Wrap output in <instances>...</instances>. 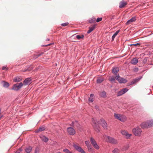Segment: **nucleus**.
Returning a JSON list of instances; mask_svg holds the SVG:
<instances>
[{"label": "nucleus", "mask_w": 153, "mask_h": 153, "mask_svg": "<svg viewBox=\"0 0 153 153\" xmlns=\"http://www.w3.org/2000/svg\"><path fill=\"white\" fill-rule=\"evenodd\" d=\"M132 132L136 136H140L142 131L139 127H137L133 129Z\"/></svg>", "instance_id": "nucleus-1"}, {"label": "nucleus", "mask_w": 153, "mask_h": 153, "mask_svg": "<svg viewBox=\"0 0 153 153\" xmlns=\"http://www.w3.org/2000/svg\"><path fill=\"white\" fill-rule=\"evenodd\" d=\"M104 137L105 139H106L107 142L113 144H116L118 143L117 140L112 137L105 136Z\"/></svg>", "instance_id": "nucleus-2"}, {"label": "nucleus", "mask_w": 153, "mask_h": 153, "mask_svg": "<svg viewBox=\"0 0 153 153\" xmlns=\"http://www.w3.org/2000/svg\"><path fill=\"white\" fill-rule=\"evenodd\" d=\"M115 118L121 121H125L126 120V117L124 116L119 114H114Z\"/></svg>", "instance_id": "nucleus-3"}, {"label": "nucleus", "mask_w": 153, "mask_h": 153, "mask_svg": "<svg viewBox=\"0 0 153 153\" xmlns=\"http://www.w3.org/2000/svg\"><path fill=\"white\" fill-rule=\"evenodd\" d=\"M90 140L94 147L96 149H99V146L97 144L95 140L92 137H90Z\"/></svg>", "instance_id": "nucleus-4"}, {"label": "nucleus", "mask_w": 153, "mask_h": 153, "mask_svg": "<svg viewBox=\"0 0 153 153\" xmlns=\"http://www.w3.org/2000/svg\"><path fill=\"white\" fill-rule=\"evenodd\" d=\"M23 85L22 82L15 84L13 86V89L16 91L18 90Z\"/></svg>", "instance_id": "nucleus-5"}, {"label": "nucleus", "mask_w": 153, "mask_h": 153, "mask_svg": "<svg viewBox=\"0 0 153 153\" xmlns=\"http://www.w3.org/2000/svg\"><path fill=\"white\" fill-rule=\"evenodd\" d=\"M73 146L76 149V150L81 153H85L84 150L80 147L79 145H77L74 144Z\"/></svg>", "instance_id": "nucleus-6"}, {"label": "nucleus", "mask_w": 153, "mask_h": 153, "mask_svg": "<svg viewBox=\"0 0 153 153\" xmlns=\"http://www.w3.org/2000/svg\"><path fill=\"white\" fill-rule=\"evenodd\" d=\"M67 132L70 135H74L76 133L75 130L72 127H69L67 128Z\"/></svg>", "instance_id": "nucleus-7"}, {"label": "nucleus", "mask_w": 153, "mask_h": 153, "mask_svg": "<svg viewBox=\"0 0 153 153\" xmlns=\"http://www.w3.org/2000/svg\"><path fill=\"white\" fill-rule=\"evenodd\" d=\"M128 91V89L126 88H124L119 91L117 94V96H119L124 94Z\"/></svg>", "instance_id": "nucleus-8"}, {"label": "nucleus", "mask_w": 153, "mask_h": 153, "mask_svg": "<svg viewBox=\"0 0 153 153\" xmlns=\"http://www.w3.org/2000/svg\"><path fill=\"white\" fill-rule=\"evenodd\" d=\"M121 133L122 135H125L127 138H129L131 136V134H128V132L125 130H122L121 131Z\"/></svg>", "instance_id": "nucleus-9"}, {"label": "nucleus", "mask_w": 153, "mask_h": 153, "mask_svg": "<svg viewBox=\"0 0 153 153\" xmlns=\"http://www.w3.org/2000/svg\"><path fill=\"white\" fill-rule=\"evenodd\" d=\"M100 123L104 129H106L107 128V124L104 119L101 120Z\"/></svg>", "instance_id": "nucleus-10"}, {"label": "nucleus", "mask_w": 153, "mask_h": 153, "mask_svg": "<svg viewBox=\"0 0 153 153\" xmlns=\"http://www.w3.org/2000/svg\"><path fill=\"white\" fill-rule=\"evenodd\" d=\"M136 17L134 16L131 19L128 20L126 23V25H129L131 23L135 22L136 20Z\"/></svg>", "instance_id": "nucleus-11"}, {"label": "nucleus", "mask_w": 153, "mask_h": 153, "mask_svg": "<svg viewBox=\"0 0 153 153\" xmlns=\"http://www.w3.org/2000/svg\"><path fill=\"white\" fill-rule=\"evenodd\" d=\"M119 4V7L120 8H122L125 7L127 4V3L126 2L124 1H122L120 2Z\"/></svg>", "instance_id": "nucleus-12"}, {"label": "nucleus", "mask_w": 153, "mask_h": 153, "mask_svg": "<svg viewBox=\"0 0 153 153\" xmlns=\"http://www.w3.org/2000/svg\"><path fill=\"white\" fill-rule=\"evenodd\" d=\"M141 126L143 128H147L149 127L147 122L142 123L141 125Z\"/></svg>", "instance_id": "nucleus-13"}, {"label": "nucleus", "mask_w": 153, "mask_h": 153, "mask_svg": "<svg viewBox=\"0 0 153 153\" xmlns=\"http://www.w3.org/2000/svg\"><path fill=\"white\" fill-rule=\"evenodd\" d=\"M31 79L30 78H28L25 79L24 82V85H27L30 83Z\"/></svg>", "instance_id": "nucleus-14"}, {"label": "nucleus", "mask_w": 153, "mask_h": 153, "mask_svg": "<svg viewBox=\"0 0 153 153\" xmlns=\"http://www.w3.org/2000/svg\"><path fill=\"white\" fill-rule=\"evenodd\" d=\"M40 137L42 141H43L45 142H47L48 140V138L45 136L44 135H41L40 136Z\"/></svg>", "instance_id": "nucleus-15"}, {"label": "nucleus", "mask_w": 153, "mask_h": 153, "mask_svg": "<svg viewBox=\"0 0 153 153\" xmlns=\"http://www.w3.org/2000/svg\"><path fill=\"white\" fill-rule=\"evenodd\" d=\"M22 79L21 76H17L14 78L13 81L15 82H18L21 81Z\"/></svg>", "instance_id": "nucleus-16"}, {"label": "nucleus", "mask_w": 153, "mask_h": 153, "mask_svg": "<svg viewBox=\"0 0 153 153\" xmlns=\"http://www.w3.org/2000/svg\"><path fill=\"white\" fill-rule=\"evenodd\" d=\"M138 62V60L136 58H133L131 61L132 64L135 65Z\"/></svg>", "instance_id": "nucleus-17"}, {"label": "nucleus", "mask_w": 153, "mask_h": 153, "mask_svg": "<svg viewBox=\"0 0 153 153\" xmlns=\"http://www.w3.org/2000/svg\"><path fill=\"white\" fill-rule=\"evenodd\" d=\"M85 143L87 146L88 150L90 151V150H91V147L89 143V142L88 141H85Z\"/></svg>", "instance_id": "nucleus-18"}, {"label": "nucleus", "mask_w": 153, "mask_h": 153, "mask_svg": "<svg viewBox=\"0 0 153 153\" xmlns=\"http://www.w3.org/2000/svg\"><path fill=\"white\" fill-rule=\"evenodd\" d=\"M141 78V77H139L134 79L131 82V84H135L138 82Z\"/></svg>", "instance_id": "nucleus-19"}, {"label": "nucleus", "mask_w": 153, "mask_h": 153, "mask_svg": "<svg viewBox=\"0 0 153 153\" xmlns=\"http://www.w3.org/2000/svg\"><path fill=\"white\" fill-rule=\"evenodd\" d=\"M94 95L92 94H91L90 95V97L89 98V99H88L89 102H92L94 101L93 99H94Z\"/></svg>", "instance_id": "nucleus-20"}, {"label": "nucleus", "mask_w": 153, "mask_h": 153, "mask_svg": "<svg viewBox=\"0 0 153 153\" xmlns=\"http://www.w3.org/2000/svg\"><path fill=\"white\" fill-rule=\"evenodd\" d=\"M95 25H93L92 27H89V29L87 31V33H90L91 32H92L95 28Z\"/></svg>", "instance_id": "nucleus-21"}, {"label": "nucleus", "mask_w": 153, "mask_h": 153, "mask_svg": "<svg viewBox=\"0 0 153 153\" xmlns=\"http://www.w3.org/2000/svg\"><path fill=\"white\" fill-rule=\"evenodd\" d=\"M119 82L120 83H125L127 82V80L123 78H119Z\"/></svg>", "instance_id": "nucleus-22"}, {"label": "nucleus", "mask_w": 153, "mask_h": 153, "mask_svg": "<svg viewBox=\"0 0 153 153\" xmlns=\"http://www.w3.org/2000/svg\"><path fill=\"white\" fill-rule=\"evenodd\" d=\"M119 71V68L117 67L114 68L112 70V72L113 74H116Z\"/></svg>", "instance_id": "nucleus-23"}, {"label": "nucleus", "mask_w": 153, "mask_h": 153, "mask_svg": "<svg viewBox=\"0 0 153 153\" xmlns=\"http://www.w3.org/2000/svg\"><path fill=\"white\" fill-rule=\"evenodd\" d=\"M32 148L31 147L29 146L27 148L25 149V151L27 153H29L32 150Z\"/></svg>", "instance_id": "nucleus-24"}, {"label": "nucleus", "mask_w": 153, "mask_h": 153, "mask_svg": "<svg viewBox=\"0 0 153 153\" xmlns=\"http://www.w3.org/2000/svg\"><path fill=\"white\" fill-rule=\"evenodd\" d=\"M104 80V79L102 77L98 78L97 80V83H100L102 82Z\"/></svg>", "instance_id": "nucleus-25"}, {"label": "nucleus", "mask_w": 153, "mask_h": 153, "mask_svg": "<svg viewBox=\"0 0 153 153\" xmlns=\"http://www.w3.org/2000/svg\"><path fill=\"white\" fill-rule=\"evenodd\" d=\"M84 36L83 35H79L76 36V38L78 39H80L83 38Z\"/></svg>", "instance_id": "nucleus-26"}, {"label": "nucleus", "mask_w": 153, "mask_h": 153, "mask_svg": "<svg viewBox=\"0 0 153 153\" xmlns=\"http://www.w3.org/2000/svg\"><path fill=\"white\" fill-rule=\"evenodd\" d=\"M100 95L102 97H105L106 96V92L104 91H102L100 93Z\"/></svg>", "instance_id": "nucleus-27"}, {"label": "nucleus", "mask_w": 153, "mask_h": 153, "mask_svg": "<svg viewBox=\"0 0 153 153\" xmlns=\"http://www.w3.org/2000/svg\"><path fill=\"white\" fill-rule=\"evenodd\" d=\"M45 130V128L43 127H40L36 131L37 132L42 131Z\"/></svg>", "instance_id": "nucleus-28"}, {"label": "nucleus", "mask_w": 153, "mask_h": 153, "mask_svg": "<svg viewBox=\"0 0 153 153\" xmlns=\"http://www.w3.org/2000/svg\"><path fill=\"white\" fill-rule=\"evenodd\" d=\"M96 19L92 17L89 20V22L90 23H92L96 21Z\"/></svg>", "instance_id": "nucleus-29"}, {"label": "nucleus", "mask_w": 153, "mask_h": 153, "mask_svg": "<svg viewBox=\"0 0 153 153\" xmlns=\"http://www.w3.org/2000/svg\"><path fill=\"white\" fill-rule=\"evenodd\" d=\"M94 128L95 130L97 132H98L100 131V128L98 126H94Z\"/></svg>", "instance_id": "nucleus-30"}, {"label": "nucleus", "mask_w": 153, "mask_h": 153, "mask_svg": "<svg viewBox=\"0 0 153 153\" xmlns=\"http://www.w3.org/2000/svg\"><path fill=\"white\" fill-rule=\"evenodd\" d=\"M147 122L148 123V126L149 127L153 126V121H150Z\"/></svg>", "instance_id": "nucleus-31"}, {"label": "nucleus", "mask_w": 153, "mask_h": 153, "mask_svg": "<svg viewBox=\"0 0 153 153\" xmlns=\"http://www.w3.org/2000/svg\"><path fill=\"white\" fill-rule=\"evenodd\" d=\"M9 86V84L8 82H4L3 86L5 87H7Z\"/></svg>", "instance_id": "nucleus-32"}, {"label": "nucleus", "mask_w": 153, "mask_h": 153, "mask_svg": "<svg viewBox=\"0 0 153 153\" xmlns=\"http://www.w3.org/2000/svg\"><path fill=\"white\" fill-rule=\"evenodd\" d=\"M63 152H65L66 153H71L68 149H64Z\"/></svg>", "instance_id": "nucleus-33"}, {"label": "nucleus", "mask_w": 153, "mask_h": 153, "mask_svg": "<svg viewBox=\"0 0 153 153\" xmlns=\"http://www.w3.org/2000/svg\"><path fill=\"white\" fill-rule=\"evenodd\" d=\"M110 80L113 82H115V79L114 77H111L110 79Z\"/></svg>", "instance_id": "nucleus-34"}, {"label": "nucleus", "mask_w": 153, "mask_h": 153, "mask_svg": "<svg viewBox=\"0 0 153 153\" xmlns=\"http://www.w3.org/2000/svg\"><path fill=\"white\" fill-rule=\"evenodd\" d=\"M118 152V149H115L113 151V153H117Z\"/></svg>", "instance_id": "nucleus-35"}, {"label": "nucleus", "mask_w": 153, "mask_h": 153, "mask_svg": "<svg viewBox=\"0 0 153 153\" xmlns=\"http://www.w3.org/2000/svg\"><path fill=\"white\" fill-rule=\"evenodd\" d=\"M102 18H98L97 19V21H96L97 22H98L101 21L102 20Z\"/></svg>", "instance_id": "nucleus-36"}, {"label": "nucleus", "mask_w": 153, "mask_h": 153, "mask_svg": "<svg viewBox=\"0 0 153 153\" xmlns=\"http://www.w3.org/2000/svg\"><path fill=\"white\" fill-rule=\"evenodd\" d=\"M68 23H65L62 24H61V25L62 26L65 27L67 26L68 25Z\"/></svg>", "instance_id": "nucleus-37"}, {"label": "nucleus", "mask_w": 153, "mask_h": 153, "mask_svg": "<svg viewBox=\"0 0 153 153\" xmlns=\"http://www.w3.org/2000/svg\"><path fill=\"white\" fill-rule=\"evenodd\" d=\"M120 31L119 30H117L113 35L115 37L118 34Z\"/></svg>", "instance_id": "nucleus-38"}, {"label": "nucleus", "mask_w": 153, "mask_h": 153, "mask_svg": "<svg viewBox=\"0 0 153 153\" xmlns=\"http://www.w3.org/2000/svg\"><path fill=\"white\" fill-rule=\"evenodd\" d=\"M138 68H134L133 70V71L135 72H137L138 71Z\"/></svg>", "instance_id": "nucleus-39"}, {"label": "nucleus", "mask_w": 153, "mask_h": 153, "mask_svg": "<svg viewBox=\"0 0 153 153\" xmlns=\"http://www.w3.org/2000/svg\"><path fill=\"white\" fill-rule=\"evenodd\" d=\"M114 78L115 79H116L118 81L119 78H120L119 75L116 76Z\"/></svg>", "instance_id": "nucleus-40"}, {"label": "nucleus", "mask_w": 153, "mask_h": 153, "mask_svg": "<svg viewBox=\"0 0 153 153\" xmlns=\"http://www.w3.org/2000/svg\"><path fill=\"white\" fill-rule=\"evenodd\" d=\"M43 53H44L43 52H41L39 54H37V55H36L37 56V57H38L39 56H40L42 55L43 54Z\"/></svg>", "instance_id": "nucleus-41"}, {"label": "nucleus", "mask_w": 153, "mask_h": 153, "mask_svg": "<svg viewBox=\"0 0 153 153\" xmlns=\"http://www.w3.org/2000/svg\"><path fill=\"white\" fill-rule=\"evenodd\" d=\"M39 152V149L38 148L36 149L35 151V153H37Z\"/></svg>", "instance_id": "nucleus-42"}, {"label": "nucleus", "mask_w": 153, "mask_h": 153, "mask_svg": "<svg viewBox=\"0 0 153 153\" xmlns=\"http://www.w3.org/2000/svg\"><path fill=\"white\" fill-rule=\"evenodd\" d=\"M134 45V46H137V45H140V44L137 43H136L135 44H134V45Z\"/></svg>", "instance_id": "nucleus-43"}, {"label": "nucleus", "mask_w": 153, "mask_h": 153, "mask_svg": "<svg viewBox=\"0 0 153 153\" xmlns=\"http://www.w3.org/2000/svg\"><path fill=\"white\" fill-rule=\"evenodd\" d=\"M52 44H51V43H50V44H49L47 45H43L42 46H45V47H46V46H48L51 45H52Z\"/></svg>", "instance_id": "nucleus-44"}, {"label": "nucleus", "mask_w": 153, "mask_h": 153, "mask_svg": "<svg viewBox=\"0 0 153 153\" xmlns=\"http://www.w3.org/2000/svg\"><path fill=\"white\" fill-rule=\"evenodd\" d=\"M115 37L114 36V35H113L112 37V41H113L114 39L115 38Z\"/></svg>", "instance_id": "nucleus-45"}, {"label": "nucleus", "mask_w": 153, "mask_h": 153, "mask_svg": "<svg viewBox=\"0 0 153 153\" xmlns=\"http://www.w3.org/2000/svg\"><path fill=\"white\" fill-rule=\"evenodd\" d=\"M6 66H3V67H2V69L3 70H4L6 68Z\"/></svg>", "instance_id": "nucleus-46"}, {"label": "nucleus", "mask_w": 153, "mask_h": 153, "mask_svg": "<svg viewBox=\"0 0 153 153\" xmlns=\"http://www.w3.org/2000/svg\"><path fill=\"white\" fill-rule=\"evenodd\" d=\"M95 107L96 109H98V106L97 105H96L95 106Z\"/></svg>", "instance_id": "nucleus-47"}, {"label": "nucleus", "mask_w": 153, "mask_h": 153, "mask_svg": "<svg viewBox=\"0 0 153 153\" xmlns=\"http://www.w3.org/2000/svg\"><path fill=\"white\" fill-rule=\"evenodd\" d=\"M133 45H134V44H131L130 46H134Z\"/></svg>", "instance_id": "nucleus-48"}, {"label": "nucleus", "mask_w": 153, "mask_h": 153, "mask_svg": "<svg viewBox=\"0 0 153 153\" xmlns=\"http://www.w3.org/2000/svg\"><path fill=\"white\" fill-rule=\"evenodd\" d=\"M49 40H50V39H46L47 41H49Z\"/></svg>", "instance_id": "nucleus-49"}, {"label": "nucleus", "mask_w": 153, "mask_h": 153, "mask_svg": "<svg viewBox=\"0 0 153 153\" xmlns=\"http://www.w3.org/2000/svg\"><path fill=\"white\" fill-rule=\"evenodd\" d=\"M114 17V16H113L112 17V18H111L112 19H113Z\"/></svg>", "instance_id": "nucleus-50"}, {"label": "nucleus", "mask_w": 153, "mask_h": 153, "mask_svg": "<svg viewBox=\"0 0 153 153\" xmlns=\"http://www.w3.org/2000/svg\"><path fill=\"white\" fill-rule=\"evenodd\" d=\"M16 153H19V152H17Z\"/></svg>", "instance_id": "nucleus-51"}, {"label": "nucleus", "mask_w": 153, "mask_h": 153, "mask_svg": "<svg viewBox=\"0 0 153 153\" xmlns=\"http://www.w3.org/2000/svg\"><path fill=\"white\" fill-rule=\"evenodd\" d=\"M20 151H22V150L21 149H20Z\"/></svg>", "instance_id": "nucleus-52"}, {"label": "nucleus", "mask_w": 153, "mask_h": 153, "mask_svg": "<svg viewBox=\"0 0 153 153\" xmlns=\"http://www.w3.org/2000/svg\"><path fill=\"white\" fill-rule=\"evenodd\" d=\"M95 125H96V124H95ZM96 126V125H95V126L94 125V126Z\"/></svg>", "instance_id": "nucleus-53"}]
</instances>
